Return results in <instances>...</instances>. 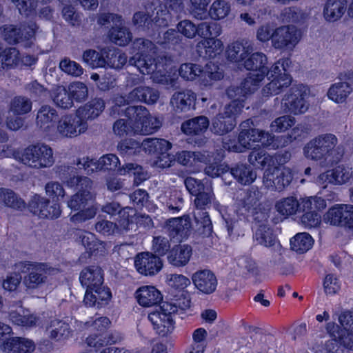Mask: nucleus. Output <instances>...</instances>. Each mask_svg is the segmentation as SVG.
<instances>
[{"label": "nucleus", "instance_id": "nucleus-45", "mask_svg": "<svg viewBox=\"0 0 353 353\" xmlns=\"http://www.w3.org/2000/svg\"><path fill=\"white\" fill-rule=\"evenodd\" d=\"M105 104L103 100L95 99L85 105L80 107L77 111L82 121L92 119L98 117L103 110Z\"/></svg>", "mask_w": 353, "mask_h": 353}, {"label": "nucleus", "instance_id": "nucleus-56", "mask_svg": "<svg viewBox=\"0 0 353 353\" xmlns=\"http://www.w3.org/2000/svg\"><path fill=\"white\" fill-rule=\"evenodd\" d=\"M254 239L259 244L265 247H271L275 242L272 230L265 225H261L256 229Z\"/></svg>", "mask_w": 353, "mask_h": 353}, {"label": "nucleus", "instance_id": "nucleus-52", "mask_svg": "<svg viewBox=\"0 0 353 353\" xmlns=\"http://www.w3.org/2000/svg\"><path fill=\"white\" fill-rule=\"evenodd\" d=\"M68 90L63 86L53 88L52 97L54 103L59 108L67 109L72 106L73 101Z\"/></svg>", "mask_w": 353, "mask_h": 353}, {"label": "nucleus", "instance_id": "nucleus-53", "mask_svg": "<svg viewBox=\"0 0 353 353\" xmlns=\"http://www.w3.org/2000/svg\"><path fill=\"white\" fill-rule=\"evenodd\" d=\"M231 174L237 181L243 185L252 183L256 178V174L245 165H240L231 170Z\"/></svg>", "mask_w": 353, "mask_h": 353}, {"label": "nucleus", "instance_id": "nucleus-37", "mask_svg": "<svg viewBox=\"0 0 353 353\" xmlns=\"http://www.w3.org/2000/svg\"><path fill=\"white\" fill-rule=\"evenodd\" d=\"M196 99V94L191 90L178 92L172 95L170 105L176 112H185L190 109Z\"/></svg>", "mask_w": 353, "mask_h": 353}, {"label": "nucleus", "instance_id": "nucleus-15", "mask_svg": "<svg viewBox=\"0 0 353 353\" xmlns=\"http://www.w3.org/2000/svg\"><path fill=\"white\" fill-rule=\"evenodd\" d=\"M339 322L342 328L334 323H330L327 326L329 332L339 337L344 347L353 350V312H343L339 317Z\"/></svg>", "mask_w": 353, "mask_h": 353}, {"label": "nucleus", "instance_id": "nucleus-3", "mask_svg": "<svg viewBox=\"0 0 353 353\" xmlns=\"http://www.w3.org/2000/svg\"><path fill=\"white\" fill-rule=\"evenodd\" d=\"M68 187H77L78 191L68 201V206L77 211L70 216L73 223H82L93 219L97 212V207L93 203L94 193L92 182L86 176L73 175L64 179Z\"/></svg>", "mask_w": 353, "mask_h": 353}, {"label": "nucleus", "instance_id": "nucleus-50", "mask_svg": "<svg viewBox=\"0 0 353 353\" xmlns=\"http://www.w3.org/2000/svg\"><path fill=\"white\" fill-rule=\"evenodd\" d=\"M313 243L312 237L306 232L298 233L290 240L291 248L299 253H303L309 250Z\"/></svg>", "mask_w": 353, "mask_h": 353}, {"label": "nucleus", "instance_id": "nucleus-62", "mask_svg": "<svg viewBox=\"0 0 353 353\" xmlns=\"http://www.w3.org/2000/svg\"><path fill=\"white\" fill-rule=\"evenodd\" d=\"M195 196L194 205L197 210L208 208L214 199L211 185H206L205 189Z\"/></svg>", "mask_w": 353, "mask_h": 353}, {"label": "nucleus", "instance_id": "nucleus-51", "mask_svg": "<svg viewBox=\"0 0 353 353\" xmlns=\"http://www.w3.org/2000/svg\"><path fill=\"white\" fill-rule=\"evenodd\" d=\"M8 206L21 210L25 208V202L19 198L12 190L0 189V208Z\"/></svg>", "mask_w": 353, "mask_h": 353}, {"label": "nucleus", "instance_id": "nucleus-28", "mask_svg": "<svg viewBox=\"0 0 353 353\" xmlns=\"http://www.w3.org/2000/svg\"><path fill=\"white\" fill-rule=\"evenodd\" d=\"M0 348L5 353H32L35 344L27 338L13 337L3 342Z\"/></svg>", "mask_w": 353, "mask_h": 353}, {"label": "nucleus", "instance_id": "nucleus-13", "mask_svg": "<svg viewBox=\"0 0 353 353\" xmlns=\"http://www.w3.org/2000/svg\"><path fill=\"white\" fill-rule=\"evenodd\" d=\"M172 21V14L165 6H161L157 11L155 17L150 20L146 12L143 11L134 13L133 23L139 28L143 29H152L159 32L162 28H165Z\"/></svg>", "mask_w": 353, "mask_h": 353}, {"label": "nucleus", "instance_id": "nucleus-4", "mask_svg": "<svg viewBox=\"0 0 353 353\" xmlns=\"http://www.w3.org/2000/svg\"><path fill=\"white\" fill-rule=\"evenodd\" d=\"M126 101L122 96L115 97L112 101L114 105L112 107L111 114H119L124 112L130 121L134 122V133L152 134L161 127V121L150 114L145 107L139 105L124 108Z\"/></svg>", "mask_w": 353, "mask_h": 353}, {"label": "nucleus", "instance_id": "nucleus-48", "mask_svg": "<svg viewBox=\"0 0 353 353\" xmlns=\"http://www.w3.org/2000/svg\"><path fill=\"white\" fill-rule=\"evenodd\" d=\"M106 49L98 52L94 50H86L83 53V61L92 68H103L106 66Z\"/></svg>", "mask_w": 353, "mask_h": 353}, {"label": "nucleus", "instance_id": "nucleus-36", "mask_svg": "<svg viewBox=\"0 0 353 353\" xmlns=\"http://www.w3.org/2000/svg\"><path fill=\"white\" fill-rule=\"evenodd\" d=\"M191 223L188 216L174 218L167 223V230L170 236L177 239H183L190 233Z\"/></svg>", "mask_w": 353, "mask_h": 353}, {"label": "nucleus", "instance_id": "nucleus-57", "mask_svg": "<svg viewBox=\"0 0 353 353\" xmlns=\"http://www.w3.org/2000/svg\"><path fill=\"white\" fill-rule=\"evenodd\" d=\"M199 35L203 39L216 37L222 33L221 26L214 22H202L196 26Z\"/></svg>", "mask_w": 353, "mask_h": 353}, {"label": "nucleus", "instance_id": "nucleus-7", "mask_svg": "<svg viewBox=\"0 0 353 353\" xmlns=\"http://www.w3.org/2000/svg\"><path fill=\"white\" fill-rule=\"evenodd\" d=\"M233 101L212 120L211 130L217 134H224L231 131L236 125L235 119L243 108V97L239 94L236 97H230Z\"/></svg>", "mask_w": 353, "mask_h": 353}, {"label": "nucleus", "instance_id": "nucleus-43", "mask_svg": "<svg viewBox=\"0 0 353 353\" xmlns=\"http://www.w3.org/2000/svg\"><path fill=\"white\" fill-rule=\"evenodd\" d=\"M231 12L232 4L229 1L214 0L206 12V16L208 15L214 21H221L227 18Z\"/></svg>", "mask_w": 353, "mask_h": 353}, {"label": "nucleus", "instance_id": "nucleus-26", "mask_svg": "<svg viewBox=\"0 0 353 353\" xmlns=\"http://www.w3.org/2000/svg\"><path fill=\"white\" fill-rule=\"evenodd\" d=\"M252 51V43L236 41L227 47L226 57L230 62L236 63L239 67H243L244 60H246Z\"/></svg>", "mask_w": 353, "mask_h": 353}, {"label": "nucleus", "instance_id": "nucleus-2", "mask_svg": "<svg viewBox=\"0 0 353 353\" xmlns=\"http://www.w3.org/2000/svg\"><path fill=\"white\" fill-rule=\"evenodd\" d=\"M154 44L143 39H138L133 43L134 55L130 59V63L137 68L143 74H150L153 81L173 86L177 79L173 61L170 57H161L157 61L145 53L152 51Z\"/></svg>", "mask_w": 353, "mask_h": 353}, {"label": "nucleus", "instance_id": "nucleus-40", "mask_svg": "<svg viewBox=\"0 0 353 353\" xmlns=\"http://www.w3.org/2000/svg\"><path fill=\"white\" fill-rule=\"evenodd\" d=\"M224 77V72L220 67L214 63H208L199 78L201 86L210 88Z\"/></svg>", "mask_w": 353, "mask_h": 353}, {"label": "nucleus", "instance_id": "nucleus-12", "mask_svg": "<svg viewBox=\"0 0 353 353\" xmlns=\"http://www.w3.org/2000/svg\"><path fill=\"white\" fill-rule=\"evenodd\" d=\"M87 129V123L82 121L77 111L76 113L65 114L60 117L55 125L53 137L74 138L84 133Z\"/></svg>", "mask_w": 353, "mask_h": 353}, {"label": "nucleus", "instance_id": "nucleus-1", "mask_svg": "<svg viewBox=\"0 0 353 353\" xmlns=\"http://www.w3.org/2000/svg\"><path fill=\"white\" fill-rule=\"evenodd\" d=\"M288 63V60H279L269 70L265 54L259 52L250 54L244 60L243 67L252 72L248 74L240 86H231L228 89V97H236L240 94L245 98L259 88L265 76L270 82L263 88V95L270 97L279 94L292 83V78L285 69Z\"/></svg>", "mask_w": 353, "mask_h": 353}, {"label": "nucleus", "instance_id": "nucleus-31", "mask_svg": "<svg viewBox=\"0 0 353 353\" xmlns=\"http://www.w3.org/2000/svg\"><path fill=\"white\" fill-rule=\"evenodd\" d=\"M196 50L200 57L214 58L223 52V43L215 37L203 39L196 44Z\"/></svg>", "mask_w": 353, "mask_h": 353}, {"label": "nucleus", "instance_id": "nucleus-27", "mask_svg": "<svg viewBox=\"0 0 353 353\" xmlns=\"http://www.w3.org/2000/svg\"><path fill=\"white\" fill-rule=\"evenodd\" d=\"M45 332L50 339L57 341L65 340L72 335L69 324L65 321L59 319H50L46 325Z\"/></svg>", "mask_w": 353, "mask_h": 353}, {"label": "nucleus", "instance_id": "nucleus-58", "mask_svg": "<svg viewBox=\"0 0 353 353\" xmlns=\"http://www.w3.org/2000/svg\"><path fill=\"white\" fill-rule=\"evenodd\" d=\"M106 65L112 68H121L127 62V56L121 53L120 50L106 49Z\"/></svg>", "mask_w": 353, "mask_h": 353}, {"label": "nucleus", "instance_id": "nucleus-22", "mask_svg": "<svg viewBox=\"0 0 353 353\" xmlns=\"http://www.w3.org/2000/svg\"><path fill=\"white\" fill-rule=\"evenodd\" d=\"M49 200L40 195H34L29 202L28 208L31 212L40 218L56 219L61 214L59 203L49 205Z\"/></svg>", "mask_w": 353, "mask_h": 353}, {"label": "nucleus", "instance_id": "nucleus-42", "mask_svg": "<svg viewBox=\"0 0 353 353\" xmlns=\"http://www.w3.org/2000/svg\"><path fill=\"white\" fill-rule=\"evenodd\" d=\"M208 127V119L199 116L184 121L181 125V130L188 135H197L205 132Z\"/></svg>", "mask_w": 353, "mask_h": 353}, {"label": "nucleus", "instance_id": "nucleus-8", "mask_svg": "<svg viewBox=\"0 0 353 353\" xmlns=\"http://www.w3.org/2000/svg\"><path fill=\"white\" fill-rule=\"evenodd\" d=\"M176 306L172 303L164 302L148 315V319L156 332L162 336L172 334L175 328L174 321Z\"/></svg>", "mask_w": 353, "mask_h": 353}, {"label": "nucleus", "instance_id": "nucleus-49", "mask_svg": "<svg viewBox=\"0 0 353 353\" xmlns=\"http://www.w3.org/2000/svg\"><path fill=\"white\" fill-rule=\"evenodd\" d=\"M248 161L254 166L261 168L275 165L274 157L262 149L253 150L249 155Z\"/></svg>", "mask_w": 353, "mask_h": 353}, {"label": "nucleus", "instance_id": "nucleus-47", "mask_svg": "<svg viewBox=\"0 0 353 353\" xmlns=\"http://www.w3.org/2000/svg\"><path fill=\"white\" fill-rule=\"evenodd\" d=\"M78 235L82 245L91 254L105 251V243L98 240L94 234L86 231H80Z\"/></svg>", "mask_w": 353, "mask_h": 353}, {"label": "nucleus", "instance_id": "nucleus-16", "mask_svg": "<svg viewBox=\"0 0 353 353\" xmlns=\"http://www.w3.org/2000/svg\"><path fill=\"white\" fill-rule=\"evenodd\" d=\"M300 31L293 26H282L275 29L272 46L281 50H292L301 40Z\"/></svg>", "mask_w": 353, "mask_h": 353}, {"label": "nucleus", "instance_id": "nucleus-25", "mask_svg": "<svg viewBox=\"0 0 353 353\" xmlns=\"http://www.w3.org/2000/svg\"><path fill=\"white\" fill-rule=\"evenodd\" d=\"M191 279L195 288L205 294L214 292L218 284L215 274L207 269L195 272L192 274Z\"/></svg>", "mask_w": 353, "mask_h": 353}, {"label": "nucleus", "instance_id": "nucleus-20", "mask_svg": "<svg viewBox=\"0 0 353 353\" xmlns=\"http://www.w3.org/2000/svg\"><path fill=\"white\" fill-rule=\"evenodd\" d=\"M134 263L137 271L146 276H154L163 268L162 260L149 252L138 254L134 258Z\"/></svg>", "mask_w": 353, "mask_h": 353}, {"label": "nucleus", "instance_id": "nucleus-34", "mask_svg": "<svg viewBox=\"0 0 353 353\" xmlns=\"http://www.w3.org/2000/svg\"><path fill=\"white\" fill-rule=\"evenodd\" d=\"M9 319L13 324L26 327L35 326L38 321L35 315L21 305L17 306L14 310H10Z\"/></svg>", "mask_w": 353, "mask_h": 353}, {"label": "nucleus", "instance_id": "nucleus-24", "mask_svg": "<svg viewBox=\"0 0 353 353\" xmlns=\"http://www.w3.org/2000/svg\"><path fill=\"white\" fill-rule=\"evenodd\" d=\"M134 299L142 307H152L157 305L163 299L160 290L154 285H145L139 287L134 292Z\"/></svg>", "mask_w": 353, "mask_h": 353}, {"label": "nucleus", "instance_id": "nucleus-38", "mask_svg": "<svg viewBox=\"0 0 353 353\" xmlns=\"http://www.w3.org/2000/svg\"><path fill=\"white\" fill-rule=\"evenodd\" d=\"M94 288L85 291L83 301L86 305L92 307L97 303H107L110 300L112 294L109 288L102 285Z\"/></svg>", "mask_w": 353, "mask_h": 353}, {"label": "nucleus", "instance_id": "nucleus-35", "mask_svg": "<svg viewBox=\"0 0 353 353\" xmlns=\"http://www.w3.org/2000/svg\"><path fill=\"white\" fill-rule=\"evenodd\" d=\"M353 213V207L346 204H336L330 208L323 216V221L332 225H344L347 213Z\"/></svg>", "mask_w": 353, "mask_h": 353}, {"label": "nucleus", "instance_id": "nucleus-63", "mask_svg": "<svg viewBox=\"0 0 353 353\" xmlns=\"http://www.w3.org/2000/svg\"><path fill=\"white\" fill-rule=\"evenodd\" d=\"M121 175L132 174L134 176V183L139 185L142 181L147 179V174L143 170L142 167L128 163L119 170Z\"/></svg>", "mask_w": 353, "mask_h": 353}, {"label": "nucleus", "instance_id": "nucleus-54", "mask_svg": "<svg viewBox=\"0 0 353 353\" xmlns=\"http://www.w3.org/2000/svg\"><path fill=\"white\" fill-rule=\"evenodd\" d=\"M203 72V68L201 65L192 63H183L179 69V75L186 81H194L198 77L201 78Z\"/></svg>", "mask_w": 353, "mask_h": 353}, {"label": "nucleus", "instance_id": "nucleus-59", "mask_svg": "<svg viewBox=\"0 0 353 353\" xmlns=\"http://www.w3.org/2000/svg\"><path fill=\"white\" fill-rule=\"evenodd\" d=\"M0 59L2 67L12 68L20 65V53L15 48H9L3 50Z\"/></svg>", "mask_w": 353, "mask_h": 353}, {"label": "nucleus", "instance_id": "nucleus-10", "mask_svg": "<svg viewBox=\"0 0 353 353\" xmlns=\"http://www.w3.org/2000/svg\"><path fill=\"white\" fill-rule=\"evenodd\" d=\"M171 143L165 139L157 138H148L145 139L141 144L133 139H125L119 143L118 148L121 152L129 154L139 152L141 148L149 154L160 155L165 154L170 148Z\"/></svg>", "mask_w": 353, "mask_h": 353}, {"label": "nucleus", "instance_id": "nucleus-29", "mask_svg": "<svg viewBox=\"0 0 353 353\" xmlns=\"http://www.w3.org/2000/svg\"><path fill=\"white\" fill-rule=\"evenodd\" d=\"M56 117V110L48 105L42 106L37 113V125L48 137H53L54 135L55 125L53 121Z\"/></svg>", "mask_w": 353, "mask_h": 353}, {"label": "nucleus", "instance_id": "nucleus-46", "mask_svg": "<svg viewBox=\"0 0 353 353\" xmlns=\"http://www.w3.org/2000/svg\"><path fill=\"white\" fill-rule=\"evenodd\" d=\"M346 10L345 0H328L324 8V17L328 21L339 19Z\"/></svg>", "mask_w": 353, "mask_h": 353}, {"label": "nucleus", "instance_id": "nucleus-19", "mask_svg": "<svg viewBox=\"0 0 353 353\" xmlns=\"http://www.w3.org/2000/svg\"><path fill=\"white\" fill-rule=\"evenodd\" d=\"M37 26L30 22L17 28L14 25H5L0 28V35L9 43H17L32 39L35 34Z\"/></svg>", "mask_w": 353, "mask_h": 353}, {"label": "nucleus", "instance_id": "nucleus-61", "mask_svg": "<svg viewBox=\"0 0 353 353\" xmlns=\"http://www.w3.org/2000/svg\"><path fill=\"white\" fill-rule=\"evenodd\" d=\"M166 281L172 288L179 292H185V289L190 285L191 281L183 274H172L167 276Z\"/></svg>", "mask_w": 353, "mask_h": 353}, {"label": "nucleus", "instance_id": "nucleus-55", "mask_svg": "<svg viewBox=\"0 0 353 353\" xmlns=\"http://www.w3.org/2000/svg\"><path fill=\"white\" fill-rule=\"evenodd\" d=\"M177 161L184 165L192 163V162H204L205 163L210 162L209 154H202L201 152H192L188 151H182L176 154Z\"/></svg>", "mask_w": 353, "mask_h": 353}, {"label": "nucleus", "instance_id": "nucleus-6", "mask_svg": "<svg viewBox=\"0 0 353 353\" xmlns=\"http://www.w3.org/2000/svg\"><path fill=\"white\" fill-rule=\"evenodd\" d=\"M14 159L23 164L34 169L48 168L54 163L53 150L43 143L29 145L16 152Z\"/></svg>", "mask_w": 353, "mask_h": 353}, {"label": "nucleus", "instance_id": "nucleus-17", "mask_svg": "<svg viewBox=\"0 0 353 353\" xmlns=\"http://www.w3.org/2000/svg\"><path fill=\"white\" fill-rule=\"evenodd\" d=\"M120 163L119 158L113 154L102 156L96 161L89 157L79 158L77 162L78 169L83 170L87 174L98 170H112Z\"/></svg>", "mask_w": 353, "mask_h": 353}, {"label": "nucleus", "instance_id": "nucleus-44", "mask_svg": "<svg viewBox=\"0 0 353 353\" xmlns=\"http://www.w3.org/2000/svg\"><path fill=\"white\" fill-rule=\"evenodd\" d=\"M352 92V88L348 83L338 82L332 84L329 88L327 95L329 99L336 103L345 102Z\"/></svg>", "mask_w": 353, "mask_h": 353}, {"label": "nucleus", "instance_id": "nucleus-11", "mask_svg": "<svg viewBox=\"0 0 353 353\" xmlns=\"http://www.w3.org/2000/svg\"><path fill=\"white\" fill-rule=\"evenodd\" d=\"M309 92V88L302 84L292 87L281 101L283 111L294 114L305 113L309 107L307 101Z\"/></svg>", "mask_w": 353, "mask_h": 353}, {"label": "nucleus", "instance_id": "nucleus-21", "mask_svg": "<svg viewBox=\"0 0 353 353\" xmlns=\"http://www.w3.org/2000/svg\"><path fill=\"white\" fill-rule=\"evenodd\" d=\"M352 168L343 165H339L332 170L320 174L316 183L325 188L328 183L334 185H341L346 183L352 176Z\"/></svg>", "mask_w": 353, "mask_h": 353}, {"label": "nucleus", "instance_id": "nucleus-5", "mask_svg": "<svg viewBox=\"0 0 353 353\" xmlns=\"http://www.w3.org/2000/svg\"><path fill=\"white\" fill-rule=\"evenodd\" d=\"M338 143L337 137L331 133L319 134L309 142L303 148L305 158L319 161L322 166H327L339 161L341 154L334 157Z\"/></svg>", "mask_w": 353, "mask_h": 353}, {"label": "nucleus", "instance_id": "nucleus-23", "mask_svg": "<svg viewBox=\"0 0 353 353\" xmlns=\"http://www.w3.org/2000/svg\"><path fill=\"white\" fill-rule=\"evenodd\" d=\"M54 270L46 263H39L23 279L25 286L29 290L41 288L48 281V277Z\"/></svg>", "mask_w": 353, "mask_h": 353}, {"label": "nucleus", "instance_id": "nucleus-9", "mask_svg": "<svg viewBox=\"0 0 353 353\" xmlns=\"http://www.w3.org/2000/svg\"><path fill=\"white\" fill-rule=\"evenodd\" d=\"M256 143H261L264 146L279 147V145L274 143V136L272 134L252 128L240 132L238 143H224V148L230 151L243 152L251 148Z\"/></svg>", "mask_w": 353, "mask_h": 353}, {"label": "nucleus", "instance_id": "nucleus-33", "mask_svg": "<svg viewBox=\"0 0 353 353\" xmlns=\"http://www.w3.org/2000/svg\"><path fill=\"white\" fill-rule=\"evenodd\" d=\"M79 280L81 285L86 288V290L97 288L103 282L102 270L95 265L85 268L81 271Z\"/></svg>", "mask_w": 353, "mask_h": 353}, {"label": "nucleus", "instance_id": "nucleus-39", "mask_svg": "<svg viewBox=\"0 0 353 353\" xmlns=\"http://www.w3.org/2000/svg\"><path fill=\"white\" fill-rule=\"evenodd\" d=\"M159 92L150 87L139 86L129 93V101H141L148 104L155 103L159 99Z\"/></svg>", "mask_w": 353, "mask_h": 353}, {"label": "nucleus", "instance_id": "nucleus-30", "mask_svg": "<svg viewBox=\"0 0 353 353\" xmlns=\"http://www.w3.org/2000/svg\"><path fill=\"white\" fill-rule=\"evenodd\" d=\"M192 255V248L185 244L174 245L168 253L167 260L169 264L175 268L185 266Z\"/></svg>", "mask_w": 353, "mask_h": 353}, {"label": "nucleus", "instance_id": "nucleus-32", "mask_svg": "<svg viewBox=\"0 0 353 353\" xmlns=\"http://www.w3.org/2000/svg\"><path fill=\"white\" fill-rule=\"evenodd\" d=\"M102 211L110 215L119 212L121 217L119 226L123 230L130 229V225L132 223L135 215V211L133 208H125L121 210L119 204L114 202L105 205L102 208Z\"/></svg>", "mask_w": 353, "mask_h": 353}, {"label": "nucleus", "instance_id": "nucleus-14", "mask_svg": "<svg viewBox=\"0 0 353 353\" xmlns=\"http://www.w3.org/2000/svg\"><path fill=\"white\" fill-rule=\"evenodd\" d=\"M98 23L101 25L112 23L114 26L110 30L109 37L115 44L123 46L132 40V34L123 26L121 16L110 13L101 14L99 16Z\"/></svg>", "mask_w": 353, "mask_h": 353}, {"label": "nucleus", "instance_id": "nucleus-18", "mask_svg": "<svg viewBox=\"0 0 353 353\" xmlns=\"http://www.w3.org/2000/svg\"><path fill=\"white\" fill-rule=\"evenodd\" d=\"M292 180V174L290 168H279L274 165L265 170L263 183L269 190L280 191L288 185Z\"/></svg>", "mask_w": 353, "mask_h": 353}, {"label": "nucleus", "instance_id": "nucleus-41", "mask_svg": "<svg viewBox=\"0 0 353 353\" xmlns=\"http://www.w3.org/2000/svg\"><path fill=\"white\" fill-rule=\"evenodd\" d=\"M276 211L284 216L296 214L297 212H304L302 205V199L298 201L293 196H289L279 200L276 203Z\"/></svg>", "mask_w": 353, "mask_h": 353}, {"label": "nucleus", "instance_id": "nucleus-64", "mask_svg": "<svg viewBox=\"0 0 353 353\" xmlns=\"http://www.w3.org/2000/svg\"><path fill=\"white\" fill-rule=\"evenodd\" d=\"M331 322L327 324L326 330L332 339L326 341L323 346L317 345L314 347L315 353H336L338 351L339 344L344 346L339 337L334 336L330 333V332H329L327 326Z\"/></svg>", "mask_w": 353, "mask_h": 353}, {"label": "nucleus", "instance_id": "nucleus-60", "mask_svg": "<svg viewBox=\"0 0 353 353\" xmlns=\"http://www.w3.org/2000/svg\"><path fill=\"white\" fill-rule=\"evenodd\" d=\"M32 109V103L25 97H15L11 102L9 114L20 115L29 112Z\"/></svg>", "mask_w": 353, "mask_h": 353}]
</instances>
